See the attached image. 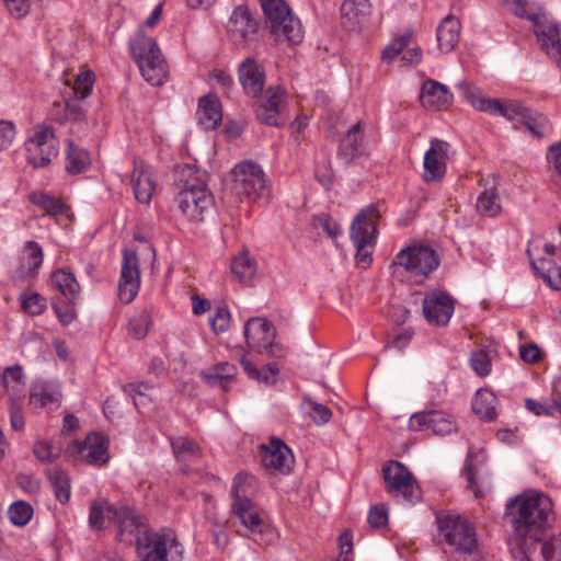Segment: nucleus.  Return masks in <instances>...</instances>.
Returning <instances> with one entry per match:
<instances>
[{
    "mask_svg": "<svg viewBox=\"0 0 561 561\" xmlns=\"http://www.w3.org/2000/svg\"><path fill=\"white\" fill-rule=\"evenodd\" d=\"M531 265L552 289L561 290V266L557 268V277L552 278L550 275L552 261L550 259L531 261Z\"/></svg>",
    "mask_w": 561,
    "mask_h": 561,
    "instance_id": "6e6d98bb",
    "label": "nucleus"
},
{
    "mask_svg": "<svg viewBox=\"0 0 561 561\" xmlns=\"http://www.w3.org/2000/svg\"><path fill=\"white\" fill-rule=\"evenodd\" d=\"M256 489V479L245 471L237 473L233 478L230 495L232 503L230 513L240 519L241 524L251 533H261L263 520L259 510L251 499Z\"/></svg>",
    "mask_w": 561,
    "mask_h": 561,
    "instance_id": "7ed1b4c3",
    "label": "nucleus"
},
{
    "mask_svg": "<svg viewBox=\"0 0 561 561\" xmlns=\"http://www.w3.org/2000/svg\"><path fill=\"white\" fill-rule=\"evenodd\" d=\"M379 217L377 206L371 204L363 208L351 225L350 238L356 248L355 261L363 268H367L373 262Z\"/></svg>",
    "mask_w": 561,
    "mask_h": 561,
    "instance_id": "20e7f679",
    "label": "nucleus"
},
{
    "mask_svg": "<svg viewBox=\"0 0 561 561\" xmlns=\"http://www.w3.org/2000/svg\"><path fill=\"white\" fill-rule=\"evenodd\" d=\"M394 263L412 275L427 276L439 266L440 260L431 247L414 244L402 249L396 255Z\"/></svg>",
    "mask_w": 561,
    "mask_h": 561,
    "instance_id": "9b49d317",
    "label": "nucleus"
},
{
    "mask_svg": "<svg viewBox=\"0 0 561 561\" xmlns=\"http://www.w3.org/2000/svg\"><path fill=\"white\" fill-rule=\"evenodd\" d=\"M461 95L479 112L488 113L494 116L505 117L507 121L515 122L523 118L528 110L518 101L510 100L502 103L497 99L486 98L481 91L463 81L458 84Z\"/></svg>",
    "mask_w": 561,
    "mask_h": 561,
    "instance_id": "0eeeda50",
    "label": "nucleus"
},
{
    "mask_svg": "<svg viewBox=\"0 0 561 561\" xmlns=\"http://www.w3.org/2000/svg\"><path fill=\"white\" fill-rule=\"evenodd\" d=\"M506 515L511 517L513 534L511 549L515 552L520 547L526 548L530 540L545 535L554 519L551 499L540 492H525L506 504Z\"/></svg>",
    "mask_w": 561,
    "mask_h": 561,
    "instance_id": "f257e3e1",
    "label": "nucleus"
},
{
    "mask_svg": "<svg viewBox=\"0 0 561 561\" xmlns=\"http://www.w3.org/2000/svg\"><path fill=\"white\" fill-rule=\"evenodd\" d=\"M22 309L31 316H38L46 309V300L37 293H23L21 295Z\"/></svg>",
    "mask_w": 561,
    "mask_h": 561,
    "instance_id": "13d9d810",
    "label": "nucleus"
},
{
    "mask_svg": "<svg viewBox=\"0 0 561 561\" xmlns=\"http://www.w3.org/2000/svg\"><path fill=\"white\" fill-rule=\"evenodd\" d=\"M130 184L133 186L135 198L139 203L149 204L156 187L151 173L135 163Z\"/></svg>",
    "mask_w": 561,
    "mask_h": 561,
    "instance_id": "2f4dec72",
    "label": "nucleus"
},
{
    "mask_svg": "<svg viewBox=\"0 0 561 561\" xmlns=\"http://www.w3.org/2000/svg\"><path fill=\"white\" fill-rule=\"evenodd\" d=\"M515 557H520L525 561H561V537L546 539L545 535L535 540L526 548L520 547L515 552Z\"/></svg>",
    "mask_w": 561,
    "mask_h": 561,
    "instance_id": "aec40b11",
    "label": "nucleus"
},
{
    "mask_svg": "<svg viewBox=\"0 0 561 561\" xmlns=\"http://www.w3.org/2000/svg\"><path fill=\"white\" fill-rule=\"evenodd\" d=\"M178 183L181 190L207 188L206 174L191 164L180 167L178 171Z\"/></svg>",
    "mask_w": 561,
    "mask_h": 561,
    "instance_id": "37998d69",
    "label": "nucleus"
},
{
    "mask_svg": "<svg viewBox=\"0 0 561 561\" xmlns=\"http://www.w3.org/2000/svg\"><path fill=\"white\" fill-rule=\"evenodd\" d=\"M180 211L191 221H202L214 207V197L208 188L180 190L175 196Z\"/></svg>",
    "mask_w": 561,
    "mask_h": 561,
    "instance_id": "4468645a",
    "label": "nucleus"
},
{
    "mask_svg": "<svg viewBox=\"0 0 561 561\" xmlns=\"http://www.w3.org/2000/svg\"><path fill=\"white\" fill-rule=\"evenodd\" d=\"M110 439L101 433H91L83 442H73L70 447L71 454H78L89 465L103 466L110 459Z\"/></svg>",
    "mask_w": 561,
    "mask_h": 561,
    "instance_id": "6ab92c4d",
    "label": "nucleus"
},
{
    "mask_svg": "<svg viewBox=\"0 0 561 561\" xmlns=\"http://www.w3.org/2000/svg\"><path fill=\"white\" fill-rule=\"evenodd\" d=\"M506 7L516 16L530 21L534 31L537 28V25L548 19L543 8L536 2H528L525 0H506Z\"/></svg>",
    "mask_w": 561,
    "mask_h": 561,
    "instance_id": "72a5a7b5",
    "label": "nucleus"
},
{
    "mask_svg": "<svg viewBox=\"0 0 561 561\" xmlns=\"http://www.w3.org/2000/svg\"><path fill=\"white\" fill-rule=\"evenodd\" d=\"M150 388L151 386L147 382L128 383L124 387V391L133 398L136 409H139L150 401V398L145 393V390Z\"/></svg>",
    "mask_w": 561,
    "mask_h": 561,
    "instance_id": "e2e57ef3",
    "label": "nucleus"
},
{
    "mask_svg": "<svg viewBox=\"0 0 561 561\" xmlns=\"http://www.w3.org/2000/svg\"><path fill=\"white\" fill-rule=\"evenodd\" d=\"M280 88H270L256 108L257 119L266 125L277 127L279 125Z\"/></svg>",
    "mask_w": 561,
    "mask_h": 561,
    "instance_id": "a878e982",
    "label": "nucleus"
},
{
    "mask_svg": "<svg viewBox=\"0 0 561 561\" xmlns=\"http://www.w3.org/2000/svg\"><path fill=\"white\" fill-rule=\"evenodd\" d=\"M139 287L140 272L137 254L134 251L125 250L118 283L119 300L124 304H130L136 298Z\"/></svg>",
    "mask_w": 561,
    "mask_h": 561,
    "instance_id": "f3484780",
    "label": "nucleus"
},
{
    "mask_svg": "<svg viewBox=\"0 0 561 561\" xmlns=\"http://www.w3.org/2000/svg\"><path fill=\"white\" fill-rule=\"evenodd\" d=\"M363 136L360 133V122L354 124L341 139L337 156L350 163L360 154Z\"/></svg>",
    "mask_w": 561,
    "mask_h": 561,
    "instance_id": "c9c22d12",
    "label": "nucleus"
},
{
    "mask_svg": "<svg viewBox=\"0 0 561 561\" xmlns=\"http://www.w3.org/2000/svg\"><path fill=\"white\" fill-rule=\"evenodd\" d=\"M260 457L263 468L270 474L277 473L280 470V438L272 436L270 445H260Z\"/></svg>",
    "mask_w": 561,
    "mask_h": 561,
    "instance_id": "58836bf2",
    "label": "nucleus"
},
{
    "mask_svg": "<svg viewBox=\"0 0 561 561\" xmlns=\"http://www.w3.org/2000/svg\"><path fill=\"white\" fill-rule=\"evenodd\" d=\"M461 24L454 15H447L437 26L436 38L442 53H450L460 38Z\"/></svg>",
    "mask_w": 561,
    "mask_h": 561,
    "instance_id": "cd10ccee",
    "label": "nucleus"
},
{
    "mask_svg": "<svg viewBox=\"0 0 561 561\" xmlns=\"http://www.w3.org/2000/svg\"><path fill=\"white\" fill-rule=\"evenodd\" d=\"M61 400L60 386L54 381H37L30 393V403L35 408L59 405Z\"/></svg>",
    "mask_w": 561,
    "mask_h": 561,
    "instance_id": "bb28decb",
    "label": "nucleus"
},
{
    "mask_svg": "<svg viewBox=\"0 0 561 561\" xmlns=\"http://www.w3.org/2000/svg\"><path fill=\"white\" fill-rule=\"evenodd\" d=\"M26 160L34 168L48 165L57 157V141L54 128L50 126L36 127L34 135L25 142Z\"/></svg>",
    "mask_w": 561,
    "mask_h": 561,
    "instance_id": "f8f14e48",
    "label": "nucleus"
},
{
    "mask_svg": "<svg viewBox=\"0 0 561 561\" xmlns=\"http://www.w3.org/2000/svg\"><path fill=\"white\" fill-rule=\"evenodd\" d=\"M108 514L117 526L116 539L127 546L137 543V537L148 530L141 517L130 507L117 506V508H111Z\"/></svg>",
    "mask_w": 561,
    "mask_h": 561,
    "instance_id": "2eb2a0df",
    "label": "nucleus"
},
{
    "mask_svg": "<svg viewBox=\"0 0 561 561\" xmlns=\"http://www.w3.org/2000/svg\"><path fill=\"white\" fill-rule=\"evenodd\" d=\"M454 419L443 411L430 410L414 413L409 420V430L414 432H432L436 435H448L456 431Z\"/></svg>",
    "mask_w": 561,
    "mask_h": 561,
    "instance_id": "dca6fc26",
    "label": "nucleus"
},
{
    "mask_svg": "<svg viewBox=\"0 0 561 561\" xmlns=\"http://www.w3.org/2000/svg\"><path fill=\"white\" fill-rule=\"evenodd\" d=\"M42 247L35 241H26L20 257V277L30 278L37 275L43 264Z\"/></svg>",
    "mask_w": 561,
    "mask_h": 561,
    "instance_id": "c756f323",
    "label": "nucleus"
},
{
    "mask_svg": "<svg viewBox=\"0 0 561 561\" xmlns=\"http://www.w3.org/2000/svg\"><path fill=\"white\" fill-rule=\"evenodd\" d=\"M68 151L66 154V170L68 173L78 174L84 172L91 163L89 152L76 146L71 140L68 141Z\"/></svg>",
    "mask_w": 561,
    "mask_h": 561,
    "instance_id": "79ce46f5",
    "label": "nucleus"
},
{
    "mask_svg": "<svg viewBox=\"0 0 561 561\" xmlns=\"http://www.w3.org/2000/svg\"><path fill=\"white\" fill-rule=\"evenodd\" d=\"M470 367L480 377H485L491 373V356L484 348L472 352L470 356Z\"/></svg>",
    "mask_w": 561,
    "mask_h": 561,
    "instance_id": "4d7b16f0",
    "label": "nucleus"
},
{
    "mask_svg": "<svg viewBox=\"0 0 561 561\" xmlns=\"http://www.w3.org/2000/svg\"><path fill=\"white\" fill-rule=\"evenodd\" d=\"M48 480L56 500L61 504H66L70 500L71 494L69 476L64 470L55 468L48 472Z\"/></svg>",
    "mask_w": 561,
    "mask_h": 561,
    "instance_id": "49530a36",
    "label": "nucleus"
},
{
    "mask_svg": "<svg viewBox=\"0 0 561 561\" xmlns=\"http://www.w3.org/2000/svg\"><path fill=\"white\" fill-rule=\"evenodd\" d=\"M150 324V313L147 310H140L129 320L128 334L136 340H141L148 334Z\"/></svg>",
    "mask_w": 561,
    "mask_h": 561,
    "instance_id": "864d4df0",
    "label": "nucleus"
},
{
    "mask_svg": "<svg viewBox=\"0 0 561 561\" xmlns=\"http://www.w3.org/2000/svg\"><path fill=\"white\" fill-rule=\"evenodd\" d=\"M283 38L290 46H297L305 38V28L301 20L293 12L286 1L283 0Z\"/></svg>",
    "mask_w": 561,
    "mask_h": 561,
    "instance_id": "f704fd0d",
    "label": "nucleus"
},
{
    "mask_svg": "<svg viewBox=\"0 0 561 561\" xmlns=\"http://www.w3.org/2000/svg\"><path fill=\"white\" fill-rule=\"evenodd\" d=\"M111 508H117V506L108 503L107 501L94 502L90 507V525L96 529H102L105 527L106 520L108 523H113V518L108 514Z\"/></svg>",
    "mask_w": 561,
    "mask_h": 561,
    "instance_id": "603ef678",
    "label": "nucleus"
},
{
    "mask_svg": "<svg viewBox=\"0 0 561 561\" xmlns=\"http://www.w3.org/2000/svg\"><path fill=\"white\" fill-rule=\"evenodd\" d=\"M369 525L374 528H381L388 524V510L385 505L373 506L367 516Z\"/></svg>",
    "mask_w": 561,
    "mask_h": 561,
    "instance_id": "774afa93",
    "label": "nucleus"
},
{
    "mask_svg": "<svg viewBox=\"0 0 561 561\" xmlns=\"http://www.w3.org/2000/svg\"><path fill=\"white\" fill-rule=\"evenodd\" d=\"M259 27V22L253 18L250 9L241 4L233 9L227 31L234 45L245 48L257 42Z\"/></svg>",
    "mask_w": 561,
    "mask_h": 561,
    "instance_id": "ddd939ff",
    "label": "nucleus"
},
{
    "mask_svg": "<svg viewBox=\"0 0 561 561\" xmlns=\"http://www.w3.org/2000/svg\"><path fill=\"white\" fill-rule=\"evenodd\" d=\"M51 285L70 302L80 297V286L75 275L66 270H57L51 274Z\"/></svg>",
    "mask_w": 561,
    "mask_h": 561,
    "instance_id": "e433bc0d",
    "label": "nucleus"
},
{
    "mask_svg": "<svg viewBox=\"0 0 561 561\" xmlns=\"http://www.w3.org/2000/svg\"><path fill=\"white\" fill-rule=\"evenodd\" d=\"M3 389L10 401H20L25 396V377L20 365L7 367L0 375Z\"/></svg>",
    "mask_w": 561,
    "mask_h": 561,
    "instance_id": "473e14b6",
    "label": "nucleus"
},
{
    "mask_svg": "<svg viewBox=\"0 0 561 561\" xmlns=\"http://www.w3.org/2000/svg\"><path fill=\"white\" fill-rule=\"evenodd\" d=\"M370 9L368 0H344L341 13L346 27L351 30L360 27L367 21Z\"/></svg>",
    "mask_w": 561,
    "mask_h": 561,
    "instance_id": "7c9ffc66",
    "label": "nucleus"
},
{
    "mask_svg": "<svg viewBox=\"0 0 561 561\" xmlns=\"http://www.w3.org/2000/svg\"><path fill=\"white\" fill-rule=\"evenodd\" d=\"M30 201L50 216H57L66 213L65 204L51 195L45 193H32L30 195Z\"/></svg>",
    "mask_w": 561,
    "mask_h": 561,
    "instance_id": "3c124183",
    "label": "nucleus"
},
{
    "mask_svg": "<svg viewBox=\"0 0 561 561\" xmlns=\"http://www.w3.org/2000/svg\"><path fill=\"white\" fill-rule=\"evenodd\" d=\"M453 99L448 87L434 79L425 80L421 87L420 100L422 106L427 110H446L451 105Z\"/></svg>",
    "mask_w": 561,
    "mask_h": 561,
    "instance_id": "5701e85b",
    "label": "nucleus"
},
{
    "mask_svg": "<svg viewBox=\"0 0 561 561\" xmlns=\"http://www.w3.org/2000/svg\"><path fill=\"white\" fill-rule=\"evenodd\" d=\"M422 310L428 323L446 325L454 314V300L447 293L434 290L425 295Z\"/></svg>",
    "mask_w": 561,
    "mask_h": 561,
    "instance_id": "a211bd4d",
    "label": "nucleus"
},
{
    "mask_svg": "<svg viewBox=\"0 0 561 561\" xmlns=\"http://www.w3.org/2000/svg\"><path fill=\"white\" fill-rule=\"evenodd\" d=\"M263 12L264 28L275 37L279 38L280 32V0H257Z\"/></svg>",
    "mask_w": 561,
    "mask_h": 561,
    "instance_id": "ea45409f",
    "label": "nucleus"
},
{
    "mask_svg": "<svg viewBox=\"0 0 561 561\" xmlns=\"http://www.w3.org/2000/svg\"><path fill=\"white\" fill-rule=\"evenodd\" d=\"M237 375V367L228 362H221L213 365L201 373L202 379L211 387H219L228 391L230 383Z\"/></svg>",
    "mask_w": 561,
    "mask_h": 561,
    "instance_id": "c85d7f7f",
    "label": "nucleus"
},
{
    "mask_svg": "<svg viewBox=\"0 0 561 561\" xmlns=\"http://www.w3.org/2000/svg\"><path fill=\"white\" fill-rule=\"evenodd\" d=\"M436 523L439 536L456 552L470 556L478 551L476 529L466 517L457 513H442L436 516Z\"/></svg>",
    "mask_w": 561,
    "mask_h": 561,
    "instance_id": "39448f33",
    "label": "nucleus"
},
{
    "mask_svg": "<svg viewBox=\"0 0 561 561\" xmlns=\"http://www.w3.org/2000/svg\"><path fill=\"white\" fill-rule=\"evenodd\" d=\"M449 144L445 140L433 138L423 160V179L425 182H438L446 173V159Z\"/></svg>",
    "mask_w": 561,
    "mask_h": 561,
    "instance_id": "412c9836",
    "label": "nucleus"
},
{
    "mask_svg": "<svg viewBox=\"0 0 561 561\" xmlns=\"http://www.w3.org/2000/svg\"><path fill=\"white\" fill-rule=\"evenodd\" d=\"M241 365L252 379H257L266 385H273L277 381L279 367L277 362H271L263 366L261 369L255 368L247 358L241 359Z\"/></svg>",
    "mask_w": 561,
    "mask_h": 561,
    "instance_id": "a18cd8bd",
    "label": "nucleus"
},
{
    "mask_svg": "<svg viewBox=\"0 0 561 561\" xmlns=\"http://www.w3.org/2000/svg\"><path fill=\"white\" fill-rule=\"evenodd\" d=\"M302 409L317 425H323L331 421L332 411L324 404L317 402L310 397H305Z\"/></svg>",
    "mask_w": 561,
    "mask_h": 561,
    "instance_id": "8fccbe9b",
    "label": "nucleus"
},
{
    "mask_svg": "<svg viewBox=\"0 0 561 561\" xmlns=\"http://www.w3.org/2000/svg\"><path fill=\"white\" fill-rule=\"evenodd\" d=\"M239 81L244 92L256 98L264 88V70L253 57L245 58L238 67Z\"/></svg>",
    "mask_w": 561,
    "mask_h": 561,
    "instance_id": "b1692460",
    "label": "nucleus"
},
{
    "mask_svg": "<svg viewBox=\"0 0 561 561\" xmlns=\"http://www.w3.org/2000/svg\"><path fill=\"white\" fill-rule=\"evenodd\" d=\"M36 458L43 462H53L59 456V450L54 448L48 442H37L33 448Z\"/></svg>",
    "mask_w": 561,
    "mask_h": 561,
    "instance_id": "338daca9",
    "label": "nucleus"
},
{
    "mask_svg": "<svg viewBox=\"0 0 561 561\" xmlns=\"http://www.w3.org/2000/svg\"><path fill=\"white\" fill-rule=\"evenodd\" d=\"M230 323V312L226 306L216 308L214 314L209 318V324L216 333H222L228 330Z\"/></svg>",
    "mask_w": 561,
    "mask_h": 561,
    "instance_id": "69168bd1",
    "label": "nucleus"
},
{
    "mask_svg": "<svg viewBox=\"0 0 561 561\" xmlns=\"http://www.w3.org/2000/svg\"><path fill=\"white\" fill-rule=\"evenodd\" d=\"M137 553L141 561H181L183 547L171 534L145 530L137 537Z\"/></svg>",
    "mask_w": 561,
    "mask_h": 561,
    "instance_id": "423d86ee",
    "label": "nucleus"
},
{
    "mask_svg": "<svg viewBox=\"0 0 561 561\" xmlns=\"http://www.w3.org/2000/svg\"><path fill=\"white\" fill-rule=\"evenodd\" d=\"M51 116L60 124L67 122H80L84 117V110L77 99L65 102H55Z\"/></svg>",
    "mask_w": 561,
    "mask_h": 561,
    "instance_id": "a19ab883",
    "label": "nucleus"
},
{
    "mask_svg": "<svg viewBox=\"0 0 561 561\" xmlns=\"http://www.w3.org/2000/svg\"><path fill=\"white\" fill-rule=\"evenodd\" d=\"M129 50L142 78L151 85H161L168 79V65L157 42L139 31L129 41Z\"/></svg>",
    "mask_w": 561,
    "mask_h": 561,
    "instance_id": "f03ea898",
    "label": "nucleus"
},
{
    "mask_svg": "<svg viewBox=\"0 0 561 561\" xmlns=\"http://www.w3.org/2000/svg\"><path fill=\"white\" fill-rule=\"evenodd\" d=\"M312 225L316 228H321L332 239H336L342 233L340 224L329 214H320L314 216L312 219Z\"/></svg>",
    "mask_w": 561,
    "mask_h": 561,
    "instance_id": "680f3d73",
    "label": "nucleus"
},
{
    "mask_svg": "<svg viewBox=\"0 0 561 561\" xmlns=\"http://www.w3.org/2000/svg\"><path fill=\"white\" fill-rule=\"evenodd\" d=\"M196 118L205 130L216 129L222 119L221 104L217 96H203L197 106Z\"/></svg>",
    "mask_w": 561,
    "mask_h": 561,
    "instance_id": "393cba45",
    "label": "nucleus"
},
{
    "mask_svg": "<svg viewBox=\"0 0 561 561\" xmlns=\"http://www.w3.org/2000/svg\"><path fill=\"white\" fill-rule=\"evenodd\" d=\"M33 507L25 501H16L12 503L8 510L11 523L15 526L23 527L31 520L33 516Z\"/></svg>",
    "mask_w": 561,
    "mask_h": 561,
    "instance_id": "5fc2aeb1",
    "label": "nucleus"
},
{
    "mask_svg": "<svg viewBox=\"0 0 561 561\" xmlns=\"http://www.w3.org/2000/svg\"><path fill=\"white\" fill-rule=\"evenodd\" d=\"M232 192L241 199L254 202L264 197L268 190L262 168L249 160L239 162L231 171Z\"/></svg>",
    "mask_w": 561,
    "mask_h": 561,
    "instance_id": "6e6552de",
    "label": "nucleus"
},
{
    "mask_svg": "<svg viewBox=\"0 0 561 561\" xmlns=\"http://www.w3.org/2000/svg\"><path fill=\"white\" fill-rule=\"evenodd\" d=\"M386 490L393 497H402L413 504L421 499V490L409 469L401 462L391 460L382 467Z\"/></svg>",
    "mask_w": 561,
    "mask_h": 561,
    "instance_id": "9d476101",
    "label": "nucleus"
},
{
    "mask_svg": "<svg viewBox=\"0 0 561 561\" xmlns=\"http://www.w3.org/2000/svg\"><path fill=\"white\" fill-rule=\"evenodd\" d=\"M496 401L492 391L480 389L472 399V411L483 420L493 421L497 416Z\"/></svg>",
    "mask_w": 561,
    "mask_h": 561,
    "instance_id": "4c0bfd02",
    "label": "nucleus"
},
{
    "mask_svg": "<svg viewBox=\"0 0 561 561\" xmlns=\"http://www.w3.org/2000/svg\"><path fill=\"white\" fill-rule=\"evenodd\" d=\"M171 447L175 458L181 462H188L201 456L199 446L184 436L173 437Z\"/></svg>",
    "mask_w": 561,
    "mask_h": 561,
    "instance_id": "de8ad7c7",
    "label": "nucleus"
},
{
    "mask_svg": "<svg viewBox=\"0 0 561 561\" xmlns=\"http://www.w3.org/2000/svg\"><path fill=\"white\" fill-rule=\"evenodd\" d=\"M276 328L265 318L254 317L244 323L248 346L266 357H278L280 344L276 341Z\"/></svg>",
    "mask_w": 561,
    "mask_h": 561,
    "instance_id": "1a4fd4ad",
    "label": "nucleus"
},
{
    "mask_svg": "<svg viewBox=\"0 0 561 561\" xmlns=\"http://www.w3.org/2000/svg\"><path fill=\"white\" fill-rule=\"evenodd\" d=\"M231 272L242 282L250 279L256 272V262L249 255L247 250H243L233 257Z\"/></svg>",
    "mask_w": 561,
    "mask_h": 561,
    "instance_id": "09e8293b",
    "label": "nucleus"
},
{
    "mask_svg": "<svg viewBox=\"0 0 561 561\" xmlns=\"http://www.w3.org/2000/svg\"><path fill=\"white\" fill-rule=\"evenodd\" d=\"M541 49L561 68V26L549 18L534 31Z\"/></svg>",
    "mask_w": 561,
    "mask_h": 561,
    "instance_id": "4be33fe9",
    "label": "nucleus"
},
{
    "mask_svg": "<svg viewBox=\"0 0 561 561\" xmlns=\"http://www.w3.org/2000/svg\"><path fill=\"white\" fill-rule=\"evenodd\" d=\"M520 123L525 125L534 136L542 137L547 126V118L542 114L528 108L526 115L520 119Z\"/></svg>",
    "mask_w": 561,
    "mask_h": 561,
    "instance_id": "bf43d9fd",
    "label": "nucleus"
},
{
    "mask_svg": "<svg viewBox=\"0 0 561 561\" xmlns=\"http://www.w3.org/2000/svg\"><path fill=\"white\" fill-rule=\"evenodd\" d=\"M477 211L484 217H496L500 215L502 207L500 197L495 187L483 190L476 203Z\"/></svg>",
    "mask_w": 561,
    "mask_h": 561,
    "instance_id": "c03bdc74",
    "label": "nucleus"
},
{
    "mask_svg": "<svg viewBox=\"0 0 561 561\" xmlns=\"http://www.w3.org/2000/svg\"><path fill=\"white\" fill-rule=\"evenodd\" d=\"M474 457H477V455L473 451L469 450L462 469V474L467 480V488L470 489L478 497L480 494V490L476 480L477 467L473 463Z\"/></svg>",
    "mask_w": 561,
    "mask_h": 561,
    "instance_id": "0e129e2a",
    "label": "nucleus"
},
{
    "mask_svg": "<svg viewBox=\"0 0 561 561\" xmlns=\"http://www.w3.org/2000/svg\"><path fill=\"white\" fill-rule=\"evenodd\" d=\"M94 83V73L91 71H83L77 75L73 82L72 92L77 100L85 99L92 91Z\"/></svg>",
    "mask_w": 561,
    "mask_h": 561,
    "instance_id": "052dcab7",
    "label": "nucleus"
}]
</instances>
